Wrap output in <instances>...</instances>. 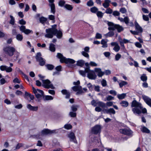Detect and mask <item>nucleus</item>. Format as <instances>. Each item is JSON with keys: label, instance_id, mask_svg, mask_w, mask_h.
<instances>
[{"label": "nucleus", "instance_id": "f257e3e1", "mask_svg": "<svg viewBox=\"0 0 151 151\" xmlns=\"http://www.w3.org/2000/svg\"><path fill=\"white\" fill-rule=\"evenodd\" d=\"M56 27L57 25L55 24L52 26V28L46 29V34L45 35V37L52 38L54 35H56L58 38H60L62 36V33L61 30H58Z\"/></svg>", "mask_w": 151, "mask_h": 151}, {"label": "nucleus", "instance_id": "f03ea898", "mask_svg": "<svg viewBox=\"0 0 151 151\" xmlns=\"http://www.w3.org/2000/svg\"><path fill=\"white\" fill-rule=\"evenodd\" d=\"M57 57L60 59L61 63H65L68 65H70L75 63V61L74 60L70 58H67L63 56L60 53H57Z\"/></svg>", "mask_w": 151, "mask_h": 151}, {"label": "nucleus", "instance_id": "7ed1b4c3", "mask_svg": "<svg viewBox=\"0 0 151 151\" xmlns=\"http://www.w3.org/2000/svg\"><path fill=\"white\" fill-rule=\"evenodd\" d=\"M107 24L109 27L108 28L109 30L114 31L116 29L118 32H120L124 30L123 27L119 24H115L111 22H108Z\"/></svg>", "mask_w": 151, "mask_h": 151}, {"label": "nucleus", "instance_id": "20e7f679", "mask_svg": "<svg viewBox=\"0 0 151 151\" xmlns=\"http://www.w3.org/2000/svg\"><path fill=\"white\" fill-rule=\"evenodd\" d=\"M3 50L5 53L9 56H13L14 52L16 51L14 47L12 46H8L4 47Z\"/></svg>", "mask_w": 151, "mask_h": 151}, {"label": "nucleus", "instance_id": "39448f33", "mask_svg": "<svg viewBox=\"0 0 151 151\" xmlns=\"http://www.w3.org/2000/svg\"><path fill=\"white\" fill-rule=\"evenodd\" d=\"M86 71L87 73V77L89 79L95 80L97 76L96 74L94 71L91 70L89 67H87Z\"/></svg>", "mask_w": 151, "mask_h": 151}, {"label": "nucleus", "instance_id": "423d86ee", "mask_svg": "<svg viewBox=\"0 0 151 151\" xmlns=\"http://www.w3.org/2000/svg\"><path fill=\"white\" fill-rule=\"evenodd\" d=\"M42 86L45 88L51 89L55 88L53 84L51 83L50 81L48 79L42 80Z\"/></svg>", "mask_w": 151, "mask_h": 151}, {"label": "nucleus", "instance_id": "0eeeda50", "mask_svg": "<svg viewBox=\"0 0 151 151\" xmlns=\"http://www.w3.org/2000/svg\"><path fill=\"white\" fill-rule=\"evenodd\" d=\"M41 54L40 52L37 54L35 58L37 61L39 62V64L42 66H43L45 64V61L44 59L41 57Z\"/></svg>", "mask_w": 151, "mask_h": 151}, {"label": "nucleus", "instance_id": "6e6552de", "mask_svg": "<svg viewBox=\"0 0 151 151\" xmlns=\"http://www.w3.org/2000/svg\"><path fill=\"white\" fill-rule=\"evenodd\" d=\"M119 132L122 134L129 137L132 136L133 132L130 129H122L119 130Z\"/></svg>", "mask_w": 151, "mask_h": 151}, {"label": "nucleus", "instance_id": "1a4fd4ad", "mask_svg": "<svg viewBox=\"0 0 151 151\" xmlns=\"http://www.w3.org/2000/svg\"><path fill=\"white\" fill-rule=\"evenodd\" d=\"M101 127L100 125H96L92 129L91 132L92 133L96 134L101 132Z\"/></svg>", "mask_w": 151, "mask_h": 151}, {"label": "nucleus", "instance_id": "9d476101", "mask_svg": "<svg viewBox=\"0 0 151 151\" xmlns=\"http://www.w3.org/2000/svg\"><path fill=\"white\" fill-rule=\"evenodd\" d=\"M119 41L120 45L121 46L122 48L123 49L125 48L124 44H126L129 42V40L125 39H122L120 37H119Z\"/></svg>", "mask_w": 151, "mask_h": 151}, {"label": "nucleus", "instance_id": "9b49d317", "mask_svg": "<svg viewBox=\"0 0 151 151\" xmlns=\"http://www.w3.org/2000/svg\"><path fill=\"white\" fill-rule=\"evenodd\" d=\"M20 30L21 31L24 32L26 35H28L31 33H33V32L32 30L26 29L25 26L23 25L21 26L20 27Z\"/></svg>", "mask_w": 151, "mask_h": 151}, {"label": "nucleus", "instance_id": "f8f14e48", "mask_svg": "<svg viewBox=\"0 0 151 151\" xmlns=\"http://www.w3.org/2000/svg\"><path fill=\"white\" fill-rule=\"evenodd\" d=\"M56 130H51L48 129H44L41 132V133L43 135L50 134L55 133Z\"/></svg>", "mask_w": 151, "mask_h": 151}, {"label": "nucleus", "instance_id": "ddd939ff", "mask_svg": "<svg viewBox=\"0 0 151 151\" xmlns=\"http://www.w3.org/2000/svg\"><path fill=\"white\" fill-rule=\"evenodd\" d=\"M142 97L146 104L151 107V99L145 95H143Z\"/></svg>", "mask_w": 151, "mask_h": 151}, {"label": "nucleus", "instance_id": "4468645a", "mask_svg": "<svg viewBox=\"0 0 151 151\" xmlns=\"http://www.w3.org/2000/svg\"><path fill=\"white\" fill-rule=\"evenodd\" d=\"M131 106L132 107H137L140 108H142L141 104L137 102L135 100H134L132 102Z\"/></svg>", "mask_w": 151, "mask_h": 151}, {"label": "nucleus", "instance_id": "2eb2a0df", "mask_svg": "<svg viewBox=\"0 0 151 151\" xmlns=\"http://www.w3.org/2000/svg\"><path fill=\"white\" fill-rule=\"evenodd\" d=\"M111 46H114L113 50L116 52H118L120 49V47L118 43L116 42H113L111 43Z\"/></svg>", "mask_w": 151, "mask_h": 151}, {"label": "nucleus", "instance_id": "dca6fc26", "mask_svg": "<svg viewBox=\"0 0 151 151\" xmlns=\"http://www.w3.org/2000/svg\"><path fill=\"white\" fill-rule=\"evenodd\" d=\"M99 77H101L104 74V72L101 71V69L99 68H95L94 70Z\"/></svg>", "mask_w": 151, "mask_h": 151}, {"label": "nucleus", "instance_id": "f3484780", "mask_svg": "<svg viewBox=\"0 0 151 151\" xmlns=\"http://www.w3.org/2000/svg\"><path fill=\"white\" fill-rule=\"evenodd\" d=\"M135 29L139 33H141L143 31L142 28L139 25L138 23L135 21L134 23Z\"/></svg>", "mask_w": 151, "mask_h": 151}, {"label": "nucleus", "instance_id": "a211bd4d", "mask_svg": "<svg viewBox=\"0 0 151 151\" xmlns=\"http://www.w3.org/2000/svg\"><path fill=\"white\" fill-rule=\"evenodd\" d=\"M142 108L137 107H134L132 109V111L135 114H139L141 113V109Z\"/></svg>", "mask_w": 151, "mask_h": 151}, {"label": "nucleus", "instance_id": "6ab92c4d", "mask_svg": "<svg viewBox=\"0 0 151 151\" xmlns=\"http://www.w3.org/2000/svg\"><path fill=\"white\" fill-rule=\"evenodd\" d=\"M68 137L70 139V141H73L75 143L77 141L74 133L72 132L68 134Z\"/></svg>", "mask_w": 151, "mask_h": 151}, {"label": "nucleus", "instance_id": "aec40b11", "mask_svg": "<svg viewBox=\"0 0 151 151\" xmlns=\"http://www.w3.org/2000/svg\"><path fill=\"white\" fill-rule=\"evenodd\" d=\"M62 93L64 95H65V98L69 99L70 97V92L66 89H63L61 91Z\"/></svg>", "mask_w": 151, "mask_h": 151}, {"label": "nucleus", "instance_id": "412c9836", "mask_svg": "<svg viewBox=\"0 0 151 151\" xmlns=\"http://www.w3.org/2000/svg\"><path fill=\"white\" fill-rule=\"evenodd\" d=\"M118 19L122 22H124L127 24H128L129 21V18L127 17H125L124 19L122 18L119 17Z\"/></svg>", "mask_w": 151, "mask_h": 151}, {"label": "nucleus", "instance_id": "4be33fe9", "mask_svg": "<svg viewBox=\"0 0 151 151\" xmlns=\"http://www.w3.org/2000/svg\"><path fill=\"white\" fill-rule=\"evenodd\" d=\"M27 107L30 110L34 111H37L38 109V106H33L30 104H28L27 105Z\"/></svg>", "mask_w": 151, "mask_h": 151}, {"label": "nucleus", "instance_id": "5701e85b", "mask_svg": "<svg viewBox=\"0 0 151 151\" xmlns=\"http://www.w3.org/2000/svg\"><path fill=\"white\" fill-rule=\"evenodd\" d=\"M104 111H105V112L107 114H114L115 113V111L112 108H110L108 109H104Z\"/></svg>", "mask_w": 151, "mask_h": 151}, {"label": "nucleus", "instance_id": "b1692460", "mask_svg": "<svg viewBox=\"0 0 151 151\" xmlns=\"http://www.w3.org/2000/svg\"><path fill=\"white\" fill-rule=\"evenodd\" d=\"M111 2L110 0H104V2L103 4L102 5L105 8H108L110 5Z\"/></svg>", "mask_w": 151, "mask_h": 151}, {"label": "nucleus", "instance_id": "393cba45", "mask_svg": "<svg viewBox=\"0 0 151 151\" xmlns=\"http://www.w3.org/2000/svg\"><path fill=\"white\" fill-rule=\"evenodd\" d=\"M107 40L102 39L101 41V44L102 45V47L103 48H106L107 47L108 45L107 42Z\"/></svg>", "mask_w": 151, "mask_h": 151}, {"label": "nucleus", "instance_id": "a878e982", "mask_svg": "<svg viewBox=\"0 0 151 151\" xmlns=\"http://www.w3.org/2000/svg\"><path fill=\"white\" fill-rule=\"evenodd\" d=\"M49 6L51 8V12L54 14L55 12V9L54 4H49Z\"/></svg>", "mask_w": 151, "mask_h": 151}, {"label": "nucleus", "instance_id": "bb28decb", "mask_svg": "<svg viewBox=\"0 0 151 151\" xmlns=\"http://www.w3.org/2000/svg\"><path fill=\"white\" fill-rule=\"evenodd\" d=\"M110 31L108 33L104 35V36H105V37L107 38L108 37H112L114 35V32L113 31Z\"/></svg>", "mask_w": 151, "mask_h": 151}, {"label": "nucleus", "instance_id": "cd10ccee", "mask_svg": "<svg viewBox=\"0 0 151 151\" xmlns=\"http://www.w3.org/2000/svg\"><path fill=\"white\" fill-rule=\"evenodd\" d=\"M141 127V130L143 132L147 133H149L150 132V130L145 126H142Z\"/></svg>", "mask_w": 151, "mask_h": 151}, {"label": "nucleus", "instance_id": "c85d7f7f", "mask_svg": "<svg viewBox=\"0 0 151 151\" xmlns=\"http://www.w3.org/2000/svg\"><path fill=\"white\" fill-rule=\"evenodd\" d=\"M32 90L34 93L35 94L36 97L37 98H40L42 97V96L43 95L41 94L37 93L36 91V89L34 87H32Z\"/></svg>", "mask_w": 151, "mask_h": 151}, {"label": "nucleus", "instance_id": "c756f323", "mask_svg": "<svg viewBox=\"0 0 151 151\" xmlns=\"http://www.w3.org/2000/svg\"><path fill=\"white\" fill-rule=\"evenodd\" d=\"M120 104L122 106L124 107H126L128 106L129 103L126 101H123L120 103Z\"/></svg>", "mask_w": 151, "mask_h": 151}, {"label": "nucleus", "instance_id": "7c9ffc66", "mask_svg": "<svg viewBox=\"0 0 151 151\" xmlns=\"http://www.w3.org/2000/svg\"><path fill=\"white\" fill-rule=\"evenodd\" d=\"M98 11V8L95 6L93 7L90 9L91 12L93 13L96 14Z\"/></svg>", "mask_w": 151, "mask_h": 151}, {"label": "nucleus", "instance_id": "2f4dec72", "mask_svg": "<svg viewBox=\"0 0 151 151\" xmlns=\"http://www.w3.org/2000/svg\"><path fill=\"white\" fill-rule=\"evenodd\" d=\"M126 96V94L123 93L121 94H118L117 95V98L120 100L124 99Z\"/></svg>", "mask_w": 151, "mask_h": 151}, {"label": "nucleus", "instance_id": "473e14b6", "mask_svg": "<svg viewBox=\"0 0 151 151\" xmlns=\"http://www.w3.org/2000/svg\"><path fill=\"white\" fill-rule=\"evenodd\" d=\"M49 49L52 52H55V45L52 43H50V45Z\"/></svg>", "mask_w": 151, "mask_h": 151}, {"label": "nucleus", "instance_id": "72a5a7b5", "mask_svg": "<svg viewBox=\"0 0 151 151\" xmlns=\"http://www.w3.org/2000/svg\"><path fill=\"white\" fill-rule=\"evenodd\" d=\"M79 107L78 105H73L71 107L72 110L73 111L75 112L77 111L78 108Z\"/></svg>", "mask_w": 151, "mask_h": 151}, {"label": "nucleus", "instance_id": "f704fd0d", "mask_svg": "<svg viewBox=\"0 0 151 151\" xmlns=\"http://www.w3.org/2000/svg\"><path fill=\"white\" fill-rule=\"evenodd\" d=\"M84 61L82 60H80L77 62L76 65L81 67H82L84 65Z\"/></svg>", "mask_w": 151, "mask_h": 151}, {"label": "nucleus", "instance_id": "c9c22d12", "mask_svg": "<svg viewBox=\"0 0 151 151\" xmlns=\"http://www.w3.org/2000/svg\"><path fill=\"white\" fill-rule=\"evenodd\" d=\"M40 22L42 24H44L47 20V19L44 17H40L39 19Z\"/></svg>", "mask_w": 151, "mask_h": 151}, {"label": "nucleus", "instance_id": "e433bc0d", "mask_svg": "<svg viewBox=\"0 0 151 151\" xmlns=\"http://www.w3.org/2000/svg\"><path fill=\"white\" fill-rule=\"evenodd\" d=\"M97 106H98L102 108H104L105 106V104L101 101H98L97 102Z\"/></svg>", "mask_w": 151, "mask_h": 151}, {"label": "nucleus", "instance_id": "4c0bfd02", "mask_svg": "<svg viewBox=\"0 0 151 151\" xmlns=\"http://www.w3.org/2000/svg\"><path fill=\"white\" fill-rule=\"evenodd\" d=\"M87 69V67L84 70H80L79 71V72L80 75H82V76L85 77L86 76V73H87V72L86 71V69Z\"/></svg>", "mask_w": 151, "mask_h": 151}, {"label": "nucleus", "instance_id": "58836bf2", "mask_svg": "<svg viewBox=\"0 0 151 151\" xmlns=\"http://www.w3.org/2000/svg\"><path fill=\"white\" fill-rule=\"evenodd\" d=\"M118 82L119 83V87L120 88H122L123 86L126 85L127 84V82L124 81H121V82L119 83L118 81Z\"/></svg>", "mask_w": 151, "mask_h": 151}, {"label": "nucleus", "instance_id": "ea45409f", "mask_svg": "<svg viewBox=\"0 0 151 151\" xmlns=\"http://www.w3.org/2000/svg\"><path fill=\"white\" fill-rule=\"evenodd\" d=\"M64 7L67 10H71L73 8L71 5L68 4H65L64 6Z\"/></svg>", "mask_w": 151, "mask_h": 151}, {"label": "nucleus", "instance_id": "a19ab883", "mask_svg": "<svg viewBox=\"0 0 151 151\" xmlns=\"http://www.w3.org/2000/svg\"><path fill=\"white\" fill-rule=\"evenodd\" d=\"M112 15L115 17L119 16L120 15L119 12L117 11H113L112 13Z\"/></svg>", "mask_w": 151, "mask_h": 151}, {"label": "nucleus", "instance_id": "79ce46f5", "mask_svg": "<svg viewBox=\"0 0 151 151\" xmlns=\"http://www.w3.org/2000/svg\"><path fill=\"white\" fill-rule=\"evenodd\" d=\"M141 79L143 81H145L147 80V77L145 74H142L140 77Z\"/></svg>", "mask_w": 151, "mask_h": 151}, {"label": "nucleus", "instance_id": "37998d69", "mask_svg": "<svg viewBox=\"0 0 151 151\" xmlns=\"http://www.w3.org/2000/svg\"><path fill=\"white\" fill-rule=\"evenodd\" d=\"M94 90L97 92H99L100 90V87L99 86H96L95 85H93Z\"/></svg>", "mask_w": 151, "mask_h": 151}, {"label": "nucleus", "instance_id": "c03bdc74", "mask_svg": "<svg viewBox=\"0 0 151 151\" xmlns=\"http://www.w3.org/2000/svg\"><path fill=\"white\" fill-rule=\"evenodd\" d=\"M44 99L45 100H52L53 98L50 96H44Z\"/></svg>", "mask_w": 151, "mask_h": 151}, {"label": "nucleus", "instance_id": "a18cd8bd", "mask_svg": "<svg viewBox=\"0 0 151 151\" xmlns=\"http://www.w3.org/2000/svg\"><path fill=\"white\" fill-rule=\"evenodd\" d=\"M47 69L49 70H52L54 68V66L51 64H47L46 65Z\"/></svg>", "mask_w": 151, "mask_h": 151}, {"label": "nucleus", "instance_id": "49530a36", "mask_svg": "<svg viewBox=\"0 0 151 151\" xmlns=\"http://www.w3.org/2000/svg\"><path fill=\"white\" fill-rule=\"evenodd\" d=\"M23 38L22 35L20 34H18L16 36L17 39L19 41H21Z\"/></svg>", "mask_w": 151, "mask_h": 151}, {"label": "nucleus", "instance_id": "de8ad7c7", "mask_svg": "<svg viewBox=\"0 0 151 151\" xmlns=\"http://www.w3.org/2000/svg\"><path fill=\"white\" fill-rule=\"evenodd\" d=\"M113 10L110 8H108L106 9L105 13L107 14H112Z\"/></svg>", "mask_w": 151, "mask_h": 151}, {"label": "nucleus", "instance_id": "09e8293b", "mask_svg": "<svg viewBox=\"0 0 151 151\" xmlns=\"http://www.w3.org/2000/svg\"><path fill=\"white\" fill-rule=\"evenodd\" d=\"M81 88V86H74L72 87V89L75 91H78V90H79V88Z\"/></svg>", "mask_w": 151, "mask_h": 151}, {"label": "nucleus", "instance_id": "8fccbe9b", "mask_svg": "<svg viewBox=\"0 0 151 151\" xmlns=\"http://www.w3.org/2000/svg\"><path fill=\"white\" fill-rule=\"evenodd\" d=\"M119 12L122 14H125L127 12V10L124 7H122L119 9Z\"/></svg>", "mask_w": 151, "mask_h": 151}, {"label": "nucleus", "instance_id": "3c124183", "mask_svg": "<svg viewBox=\"0 0 151 151\" xmlns=\"http://www.w3.org/2000/svg\"><path fill=\"white\" fill-rule=\"evenodd\" d=\"M96 14L97 17H99L102 18L103 16V13L101 11H98Z\"/></svg>", "mask_w": 151, "mask_h": 151}, {"label": "nucleus", "instance_id": "603ef678", "mask_svg": "<svg viewBox=\"0 0 151 151\" xmlns=\"http://www.w3.org/2000/svg\"><path fill=\"white\" fill-rule=\"evenodd\" d=\"M65 1L64 0H60L58 3V5L59 6L62 7L64 6Z\"/></svg>", "mask_w": 151, "mask_h": 151}, {"label": "nucleus", "instance_id": "864d4df0", "mask_svg": "<svg viewBox=\"0 0 151 151\" xmlns=\"http://www.w3.org/2000/svg\"><path fill=\"white\" fill-rule=\"evenodd\" d=\"M121 57L122 56L120 54L117 53L115 56V60L116 61H118L121 58Z\"/></svg>", "mask_w": 151, "mask_h": 151}, {"label": "nucleus", "instance_id": "5fc2aeb1", "mask_svg": "<svg viewBox=\"0 0 151 151\" xmlns=\"http://www.w3.org/2000/svg\"><path fill=\"white\" fill-rule=\"evenodd\" d=\"M10 17L11 18V20L10 21L9 23L10 24H12V25L14 24L15 22L14 19V17L12 15L10 16Z\"/></svg>", "mask_w": 151, "mask_h": 151}, {"label": "nucleus", "instance_id": "6e6d98bb", "mask_svg": "<svg viewBox=\"0 0 151 151\" xmlns=\"http://www.w3.org/2000/svg\"><path fill=\"white\" fill-rule=\"evenodd\" d=\"M12 69L11 67H8L6 66V70H5V71L6 72L9 73L11 72L12 71Z\"/></svg>", "mask_w": 151, "mask_h": 151}, {"label": "nucleus", "instance_id": "4d7b16f0", "mask_svg": "<svg viewBox=\"0 0 151 151\" xmlns=\"http://www.w3.org/2000/svg\"><path fill=\"white\" fill-rule=\"evenodd\" d=\"M87 86L89 88V90L91 91L92 90L93 88V85L89 83L87 84Z\"/></svg>", "mask_w": 151, "mask_h": 151}, {"label": "nucleus", "instance_id": "13d9d810", "mask_svg": "<svg viewBox=\"0 0 151 151\" xmlns=\"http://www.w3.org/2000/svg\"><path fill=\"white\" fill-rule=\"evenodd\" d=\"M101 84L103 87H105L107 86V82L106 80L103 79L101 82Z\"/></svg>", "mask_w": 151, "mask_h": 151}, {"label": "nucleus", "instance_id": "bf43d9fd", "mask_svg": "<svg viewBox=\"0 0 151 151\" xmlns=\"http://www.w3.org/2000/svg\"><path fill=\"white\" fill-rule=\"evenodd\" d=\"M81 53H82V54L84 57H85L86 58H89V55L86 52H85V51H83L81 52Z\"/></svg>", "mask_w": 151, "mask_h": 151}, {"label": "nucleus", "instance_id": "052dcab7", "mask_svg": "<svg viewBox=\"0 0 151 151\" xmlns=\"http://www.w3.org/2000/svg\"><path fill=\"white\" fill-rule=\"evenodd\" d=\"M87 5L89 6H92L93 5V3L92 0H90L87 2Z\"/></svg>", "mask_w": 151, "mask_h": 151}, {"label": "nucleus", "instance_id": "680f3d73", "mask_svg": "<svg viewBox=\"0 0 151 151\" xmlns=\"http://www.w3.org/2000/svg\"><path fill=\"white\" fill-rule=\"evenodd\" d=\"M72 126L70 124H65L64 126V127L66 129H69L72 128Z\"/></svg>", "mask_w": 151, "mask_h": 151}, {"label": "nucleus", "instance_id": "e2e57ef3", "mask_svg": "<svg viewBox=\"0 0 151 151\" xmlns=\"http://www.w3.org/2000/svg\"><path fill=\"white\" fill-rule=\"evenodd\" d=\"M30 94H29L27 92L25 91V93L24 98L27 99L29 101H30V100H29V99H28V97Z\"/></svg>", "mask_w": 151, "mask_h": 151}, {"label": "nucleus", "instance_id": "0e129e2a", "mask_svg": "<svg viewBox=\"0 0 151 151\" xmlns=\"http://www.w3.org/2000/svg\"><path fill=\"white\" fill-rule=\"evenodd\" d=\"M142 18L145 21H147L149 20V18L147 15H143Z\"/></svg>", "mask_w": 151, "mask_h": 151}, {"label": "nucleus", "instance_id": "69168bd1", "mask_svg": "<svg viewBox=\"0 0 151 151\" xmlns=\"http://www.w3.org/2000/svg\"><path fill=\"white\" fill-rule=\"evenodd\" d=\"M106 100L108 101H110L113 100L114 99V97L111 96L109 95L107 96L106 98Z\"/></svg>", "mask_w": 151, "mask_h": 151}, {"label": "nucleus", "instance_id": "338daca9", "mask_svg": "<svg viewBox=\"0 0 151 151\" xmlns=\"http://www.w3.org/2000/svg\"><path fill=\"white\" fill-rule=\"evenodd\" d=\"M70 116L71 117H75L76 116V114L73 112H70L69 113Z\"/></svg>", "mask_w": 151, "mask_h": 151}, {"label": "nucleus", "instance_id": "774afa93", "mask_svg": "<svg viewBox=\"0 0 151 151\" xmlns=\"http://www.w3.org/2000/svg\"><path fill=\"white\" fill-rule=\"evenodd\" d=\"M95 38L96 39H100L102 38V35L100 33H97L96 34Z\"/></svg>", "mask_w": 151, "mask_h": 151}]
</instances>
